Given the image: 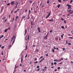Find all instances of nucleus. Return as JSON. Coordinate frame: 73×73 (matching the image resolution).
Returning a JSON list of instances; mask_svg holds the SVG:
<instances>
[{
  "label": "nucleus",
  "mask_w": 73,
  "mask_h": 73,
  "mask_svg": "<svg viewBox=\"0 0 73 73\" xmlns=\"http://www.w3.org/2000/svg\"><path fill=\"white\" fill-rule=\"evenodd\" d=\"M3 7H2L1 12H2V11H3Z\"/></svg>",
  "instance_id": "412c9836"
},
{
  "label": "nucleus",
  "mask_w": 73,
  "mask_h": 73,
  "mask_svg": "<svg viewBox=\"0 0 73 73\" xmlns=\"http://www.w3.org/2000/svg\"><path fill=\"white\" fill-rule=\"evenodd\" d=\"M66 6H68V9H71V5H69V4H68L66 5Z\"/></svg>",
  "instance_id": "f03ea898"
},
{
  "label": "nucleus",
  "mask_w": 73,
  "mask_h": 73,
  "mask_svg": "<svg viewBox=\"0 0 73 73\" xmlns=\"http://www.w3.org/2000/svg\"><path fill=\"white\" fill-rule=\"evenodd\" d=\"M44 60V58H43L42 60H41L39 62V63H41V62L43 60Z\"/></svg>",
  "instance_id": "0eeeda50"
},
{
  "label": "nucleus",
  "mask_w": 73,
  "mask_h": 73,
  "mask_svg": "<svg viewBox=\"0 0 73 73\" xmlns=\"http://www.w3.org/2000/svg\"><path fill=\"white\" fill-rule=\"evenodd\" d=\"M67 11L68 12H71V10H67Z\"/></svg>",
  "instance_id": "c85d7f7f"
},
{
  "label": "nucleus",
  "mask_w": 73,
  "mask_h": 73,
  "mask_svg": "<svg viewBox=\"0 0 73 73\" xmlns=\"http://www.w3.org/2000/svg\"><path fill=\"white\" fill-rule=\"evenodd\" d=\"M59 61V60H57V59H54V61L55 62H57V61Z\"/></svg>",
  "instance_id": "ddd939ff"
},
{
  "label": "nucleus",
  "mask_w": 73,
  "mask_h": 73,
  "mask_svg": "<svg viewBox=\"0 0 73 73\" xmlns=\"http://www.w3.org/2000/svg\"><path fill=\"white\" fill-rule=\"evenodd\" d=\"M64 23H65V24L66 23V21L65 20H64Z\"/></svg>",
  "instance_id": "de8ad7c7"
},
{
  "label": "nucleus",
  "mask_w": 73,
  "mask_h": 73,
  "mask_svg": "<svg viewBox=\"0 0 73 73\" xmlns=\"http://www.w3.org/2000/svg\"><path fill=\"white\" fill-rule=\"evenodd\" d=\"M67 44H68V45H71V43H67Z\"/></svg>",
  "instance_id": "c03bdc74"
},
{
  "label": "nucleus",
  "mask_w": 73,
  "mask_h": 73,
  "mask_svg": "<svg viewBox=\"0 0 73 73\" xmlns=\"http://www.w3.org/2000/svg\"><path fill=\"white\" fill-rule=\"evenodd\" d=\"M31 26H32V25H33V24H32V22H31Z\"/></svg>",
  "instance_id": "052dcab7"
},
{
  "label": "nucleus",
  "mask_w": 73,
  "mask_h": 73,
  "mask_svg": "<svg viewBox=\"0 0 73 73\" xmlns=\"http://www.w3.org/2000/svg\"><path fill=\"white\" fill-rule=\"evenodd\" d=\"M44 39H47V36H44Z\"/></svg>",
  "instance_id": "a878e982"
},
{
  "label": "nucleus",
  "mask_w": 73,
  "mask_h": 73,
  "mask_svg": "<svg viewBox=\"0 0 73 73\" xmlns=\"http://www.w3.org/2000/svg\"><path fill=\"white\" fill-rule=\"evenodd\" d=\"M73 2V0H71V1L70 2V3H72Z\"/></svg>",
  "instance_id": "c9c22d12"
},
{
  "label": "nucleus",
  "mask_w": 73,
  "mask_h": 73,
  "mask_svg": "<svg viewBox=\"0 0 73 73\" xmlns=\"http://www.w3.org/2000/svg\"><path fill=\"white\" fill-rule=\"evenodd\" d=\"M25 16L23 15L22 18V19H25Z\"/></svg>",
  "instance_id": "5701e85b"
},
{
  "label": "nucleus",
  "mask_w": 73,
  "mask_h": 73,
  "mask_svg": "<svg viewBox=\"0 0 73 73\" xmlns=\"http://www.w3.org/2000/svg\"><path fill=\"white\" fill-rule=\"evenodd\" d=\"M48 36V33L47 34L46 36L47 37V36Z\"/></svg>",
  "instance_id": "3c124183"
},
{
  "label": "nucleus",
  "mask_w": 73,
  "mask_h": 73,
  "mask_svg": "<svg viewBox=\"0 0 73 73\" xmlns=\"http://www.w3.org/2000/svg\"><path fill=\"white\" fill-rule=\"evenodd\" d=\"M16 19H15V21H17V19H18V18H19V16H16Z\"/></svg>",
  "instance_id": "9b49d317"
},
{
  "label": "nucleus",
  "mask_w": 73,
  "mask_h": 73,
  "mask_svg": "<svg viewBox=\"0 0 73 73\" xmlns=\"http://www.w3.org/2000/svg\"><path fill=\"white\" fill-rule=\"evenodd\" d=\"M38 63V62L37 61H36V62H34V64H37Z\"/></svg>",
  "instance_id": "c756f323"
},
{
  "label": "nucleus",
  "mask_w": 73,
  "mask_h": 73,
  "mask_svg": "<svg viewBox=\"0 0 73 73\" xmlns=\"http://www.w3.org/2000/svg\"><path fill=\"white\" fill-rule=\"evenodd\" d=\"M1 54H2V55H3V51L2 52Z\"/></svg>",
  "instance_id": "8fccbe9b"
},
{
  "label": "nucleus",
  "mask_w": 73,
  "mask_h": 73,
  "mask_svg": "<svg viewBox=\"0 0 73 73\" xmlns=\"http://www.w3.org/2000/svg\"><path fill=\"white\" fill-rule=\"evenodd\" d=\"M54 65H56L57 64V62H54Z\"/></svg>",
  "instance_id": "473e14b6"
},
{
  "label": "nucleus",
  "mask_w": 73,
  "mask_h": 73,
  "mask_svg": "<svg viewBox=\"0 0 73 73\" xmlns=\"http://www.w3.org/2000/svg\"><path fill=\"white\" fill-rule=\"evenodd\" d=\"M4 21H5V22H6L7 21V19H5Z\"/></svg>",
  "instance_id": "09e8293b"
},
{
  "label": "nucleus",
  "mask_w": 73,
  "mask_h": 73,
  "mask_svg": "<svg viewBox=\"0 0 73 73\" xmlns=\"http://www.w3.org/2000/svg\"><path fill=\"white\" fill-rule=\"evenodd\" d=\"M57 69H55V70H54V72H56V71H57Z\"/></svg>",
  "instance_id": "864d4df0"
},
{
  "label": "nucleus",
  "mask_w": 73,
  "mask_h": 73,
  "mask_svg": "<svg viewBox=\"0 0 73 73\" xmlns=\"http://www.w3.org/2000/svg\"><path fill=\"white\" fill-rule=\"evenodd\" d=\"M53 21V19L52 18L51 20H49L48 21Z\"/></svg>",
  "instance_id": "1a4fd4ad"
},
{
  "label": "nucleus",
  "mask_w": 73,
  "mask_h": 73,
  "mask_svg": "<svg viewBox=\"0 0 73 73\" xmlns=\"http://www.w3.org/2000/svg\"><path fill=\"white\" fill-rule=\"evenodd\" d=\"M27 29H26L25 31V35H26V33H27Z\"/></svg>",
  "instance_id": "f3484780"
},
{
  "label": "nucleus",
  "mask_w": 73,
  "mask_h": 73,
  "mask_svg": "<svg viewBox=\"0 0 73 73\" xmlns=\"http://www.w3.org/2000/svg\"><path fill=\"white\" fill-rule=\"evenodd\" d=\"M29 18H30V17L29 16V14L27 15V19H28V20H29Z\"/></svg>",
  "instance_id": "423d86ee"
},
{
  "label": "nucleus",
  "mask_w": 73,
  "mask_h": 73,
  "mask_svg": "<svg viewBox=\"0 0 73 73\" xmlns=\"http://www.w3.org/2000/svg\"><path fill=\"white\" fill-rule=\"evenodd\" d=\"M56 50H58V47L56 48Z\"/></svg>",
  "instance_id": "6e6d98bb"
},
{
  "label": "nucleus",
  "mask_w": 73,
  "mask_h": 73,
  "mask_svg": "<svg viewBox=\"0 0 73 73\" xmlns=\"http://www.w3.org/2000/svg\"><path fill=\"white\" fill-rule=\"evenodd\" d=\"M29 36H28V40H29Z\"/></svg>",
  "instance_id": "a18cd8bd"
},
{
  "label": "nucleus",
  "mask_w": 73,
  "mask_h": 73,
  "mask_svg": "<svg viewBox=\"0 0 73 73\" xmlns=\"http://www.w3.org/2000/svg\"><path fill=\"white\" fill-rule=\"evenodd\" d=\"M14 19H15V18L13 17V19H11V20L10 21H11L12 22H13V20H14Z\"/></svg>",
  "instance_id": "39448f33"
},
{
  "label": "nucleus",
  "mask_w": 73,
  "mask_h": 73,
  "mask_svg": "<svg viewBox=\"0 0 73 73\" xmlns=\"http://www.w3.org/2000/svg\"><path fill=\"white\" fill-rule=\"evenodd\" d=\"M64 34H63L62 35H61V36L62 38H63V37H64V36H64Z\"/></svg>",
  "instance_id": "2eb2a0df"
},
{
  "label": "nucleus",
  "mask_w": 73,
  "mask_h": 73,
  "mask_svg": "<svg viewBox=\"0 0 73 73\" xmlns=\"http://www.w3.org/2000/svg\"><path fill=\"white\" fill-rule=\"evenodd\" d=\"M55 40L56 41H58V37H56L55 38Z\"/></svg>",
  "instance_id": "6ab92c4d"
},
{
  "label": "nucleus",
  "mask_w": 73,
  "mask_h": 73,
  "mask_svg": "<svg viewBox=\"0 0 73 73\" xmlns=\"http://www.w3.org/2000/svg\"><path fill=\"white\" fill-rule=\"evenodd\" d=\"M27 9H26L25 11V13H26V12H27Z\"/></svg>",
  "instance_id": "774afa93"
},
{
  "label": "nucleus",
  "mask_w": 73,
  "mask_h": 73,
  "mask_svg": "<svg viewBox=\"0 0 73 73\" xmlns=\"http://www.w3.org/2000/svg\"><path fill=\"white\" fill-rule=\"evenodd\" d=\"M28 12L29 13V15H30V14H31V11L30 10H29Z\"/></svg>",
  "instance_id": "a211bd4d"
},
{
  "label": "nucleus",
  "mask_w": 73,
  "mask_h": 73,
  "mask_svg": "<svg viewBox=\"0 0 73 73\" xmlns=\"http://www.w3.org/2000/svg\"><path fill=\"white\" fill-rule=\"evenodd\" d=\"M4 48V46H2L1 47V49H3V48Z\"/></svg>",
  "instance_id": "79ce46f5"
},
{
  "label": "nucleus",
  "mask_w": 73,
  "mask_h": 73,
  "mask_svg": "<svg viewBox=\"0 0 73 73\" xmlns=\"http://www.w3.org/2000/svg\"><path fill=\"white\" fill-rule=\"evenodd\" d=\"M40 68V66H37V67H36V68Z\"/></svg>",
  "instance_id": "37998d69"
},
{
  "label": "nucleus",
  "mask_w": 73,
  "mask_h": 73,
  "mask_svg": "<svg viewBox=\"0 0 73 73\" xmlns=\"http://www.w3.org/2000/svg\"><path fill=\"white\" fill-rule=\"evenodd\" d=\"M58 70L60 69V67H58Z\"/></svg>",
  "instance_id": "58836bf2"
},
{
  "label": "nucleus",
  "mask_w": 73,
  "mask_h": 73,
  "mask_svg": "<svg viewBox=\"0 0 73 73\" xmlns=\"http://www.w3.org/2000/svg\"><path fill=\"white\" fill-rule=\"evenodd\" d=\"M64 60V58H61L60 60L58 61L59 62H60L61 61H62V60Z\"/></svg>",
  "instance_id": "9d476101"
},
{
  "label": "nucleus",
  "mask_w": 73,
  "mask_h": 73,
  "mask_svg": "<svg viewBox=\"0 0 73 73\" xmlns=\"http://www.w3.org/2000/svg\"><path fill=\"white\" fill-rule=\"evenodd\" d=\"M23 61V56H22L21 58V62H22V63Z\"/></svg>",
  "instance_id": "dca6fc26"
},
{
  "label": "nucleus",
  "mask_w": 73,
  "mask_h": 73,
  "mask_svg": "<svg viewBox=\"0 0 73 73\" xmlns=\"http://www.w3.org/2000/svg\"><path fill=\"white\" fill-rule=\"evenodd\" d=\"M38 49H37L35 51V52H37V53L38 52Z\"/></svg>",
  "instance_id": "4468645a"
},
{
  "label": "nucleus",
  "mask_w": 73,
  "mask_h": 73,
  "mask_svg": "<svg viewBox=\"0 0 73 73\" xmlns=\"http://www.w3.org/2000/svg\"><path fill=\"white\" fill-rule=\"evenodd\" d=\"M46 56H48V54H46Z\"/></svg>",
  "instance_id": "5fc2aeb1"
},
{
  "label": "nucleus",
  "mask_w": 73,
  "mask_h": 73,
  "mask_svg": "<svg viewBox=\"0 0 73 73\" xmlns=\"http://www.w3.org/2000/svg\"><path fill=\"white\" fill-rule=\"evenodd\" d=\"M9 29V28H8L7 29H6L5 30V32H7V31Z\"/></svg>",
  "instance_id": "f8f14e48"
},
{
  "label": "nucleus",
  "mask_w": 73,
  "mask_h": 73,
  "mask_svg": "<svg viewBox=\"0 0 73 73\" xmlns=\"http://www.w3.org/2000/svg\"><path fill=\"white\" fill-rule=\"evenodd\" d=\"M44 5H42L41 7V8H43V7H44Z\"/></svg>",
  "instance_id": "ea45409f"
},
{
  "label": "nucleus",
  "mask_w": 73,
  "mask_h": 73,
  "mask_svg": "<svg viewBox=\"0 0 73 73\" xmlns=\"http://www.w3.org/2000/svg\"><path fill=\"white\" fill-rule=\"evenodd\" d=\"M61 20H63V21L64 20V19H63L62 18H61Z\"/></svg>",
  "instance_id": "e433bc0d"
},
{
  "label": "nucleus",
  "mask_w": 73,
  "mask_h": 73,
  "mask_svg": "<svg viewBox=\"0 0 73 73\" xmlns=\"http://www.w3.org/2000/svg\"><path fill=\"white\" fill-rule=\"evenodd\" d=\"M73 13V11H72L70 13V14H72Z\"/></svg>",
  "instance_id": "aec40b11"
},
{
  "label": "nucleus",
  "mask_w": 73,
  "mask_h": 73,
  "mask_svg": "<svg viewBox=\"0 0 73 73\" xmlns=\"http://www.w3.org/2000/svg\"><path fill=\"white\" fill-rule=\"evenodd\" d=\"M47 4H49V0L47 1Z\"/></svg>",
  "instance_id": "7c9ffc66"
},
{
  "label": "nucleus",
  "mask_w": 73,
  "mask_h": 73,
  "mask_svg": "<svg viewBox=\"0 0 73 73\" xmlns=\"http://www.w3.org/2000/svg\"><path fill=\"white\" fill-rule=\"evenodd\" d=\"M38 29L39 32H40V27H38Z\"/></svg>",
  "instance_id": "6e6552de"
},
{
  "label": "nucleus",
  "mask_w": 73,
  "mask_h": 73,
  "mask_svg": "<svg viewBox=\"0 0 73 73\" xmlns=\"http://www.w3.org/2000/svg\"><path fill=\"white\" fill-rule=\"evenodd\" d=\"M58 1L59 3H61V0H58Z\"/></svg>",
  "instance_id": "b1692460"
},
{
  "label": "nucleus",
  "mask_w": 73,
  "mask_h": 73,
  "mask_svg": "<svg viewBox=\"0 0 73 73\" xmlns=\"http://www.w3.org/2000/svg\"><path fill=\"white\" fill-rule=\"evenodd\" d=\"M27 49H28V48H27V45H26L25 46V50H27Z\"/></svg>",
  "instance_id": "4be33fe9"
},
{
  "label": "nucleus",
  "mask_w": 73,
  "mask_h": 73,
  "mask_svg": "<svg viewBox=\"0 0 73 73\" xmlns=\"http://www.w3.org/2000/svg\"><path fill=\"white\" fill-rule=\"evenodd\" d=\"M40 70V68H38V70H37V71H39Z\"/></svg>",
  "instance_id": "e2e57ef3"
},
{
  "label": "nucleus",
  "mask_w": 73,
  "mask_h": 73,
  "mask_svg": "<svg viewBox=\"0 0 73 73\" xmlns=\"http://www.w3.org/2000/svg\"><path fill=\"white\" fill-rule=\"evenodd\" d=\"M60 5L58 4V8H60Z\"/></svg>",
  "instance_id": "bb28decb"
},
{
  "label": "nucleus",
  "mask_w": 73,
  "mask_h": 73,
  "mask_svg": "<svg viewBox=\"0 0 73 73\" xmlns=\"http://www.w3.org/2000/svg\"><path fill=\"white\" fill-rule=\"evenodd\" d=\"M11 5H12L15 4V1H13L12 2H11Z\"/></svg>",
  "instance_id": "20e7f679"
},
{
  "label": "nucleus",
  "mask_w": 73,
  "mask_h": 73,
  "mask_svg": "<svg viewBox=\"0 0 73 73\" xmlns=\"http://www.w3.org/2000/svg\"><path fill=\"white\" fill-rule=\"evenodd\" d=\"M52 52L53 53H54V49L53 48H52Z\"/></svg>",
  "instance_id": "cd10ccee"
},
{
  "label": "nucleus",
  "mask_w": 73,
  "mask_h": 73,
  "mask_svg": "<svg viewBox=\"0 0 73 73\" xmlns=\"http://www.w3.org/2000/svg\"><path fill=\"white\" fill-rule=\"evenodd\" d=\"M43 57H42V56H41L40 57V58L39 59L40 60V59H41V58H42Z\"/></svg>",
  "instance_id": "f704fd0d"
},
{
  "label": "nucleus",
  "mask_w": 73,
  "mask_h": 73,
  "mask_svg": "<svg viewBox=\"0 0 73 73\" xmlns=\"http://www.w3.org/2000/svg\"><path fill=\"white\" fill-rule=\"evenodd\" d=\"M18 67H19V66H16V67H15V68H18Z\"/></svg>",
  "instance_id": "338daca9"
},
{
  "label": "nucleus",
  "mask_w": 73,
  "mask_h": 73,
  "mask_svg": "<svg viewBox=\"0 0 73 73\" xmlns=\"http://www.w3.org/2000/svg\"><path fill=\"white\" fill-rule=\"evenodd\" d=\"M15 39H16V36H15V35L13 36L12 38L11 41H12L13 40V41L12 42V44H13L15 42Z\"/></svg>",
  "instance_id": "f257e3e1"
},
{
  "label": "nucleus",
  "mask_w": 73,
  "mask_h": 73,
  "mask_svg": "<svg viewBox=\"0 0 73 73\" xmlns=\"http://www.w3.org/2000/svg\"><path fill=\"white\" fill-rule=\"evenodd\" d=\"M50 15V13H49V14H48L47 16L46 17V19H47V18H48L49 17V16Z\"/></svg>",
  "instance_id": "7ed1b4c3"
},
{
  "label": "nucleus",
  "mask_w": 73,
  "mask_h": 73,
  "mask_svg": "<svg viewBox=\"0 0 73 73\" xmlns=\"http://www.w3.org/2000/svg\"><path fill=\"white\" fill-rule=\"evenodd\" d=\"M29 3H32V1H31Z\"/></svg>",
  "instance_id": "603ef678"
},
{
  "label": "nucleus",
  "mask_w": 73,
  "mask_h": 73,
  "mask_svg": "<svg viewBox=\"0 0 73 73\" xmlns=\"http://www.w3.org/2000/svg\"><path fill=\"white\" fill-rule=\"evenodd\" d=\"M1 37V38H3V37H4V35H1L0 36Z\"/></svg>",
  "instance_id": "2f4dec72"
},
{
  "label": "nucleus",
  "mask_w": 73,
  "mask_h": 73,
  "mask_svg": "<svg viewBox=\"0 0 73 73\" xmlns=\"http://www.w3.org/2000/svg\"><path fill=\"white\" fill-rule=\"evenodd\" d=\"M59 41H60V40H61V39L60 38V37H59Z\"/></svg>",
  "instance_id": "680f3d73"
},
{
  "label": "nucleus",
  "mask_w": 73,
  "mask_h": 73,
  "mask_svg": "<svg viewBox=\"0 0 73 73\" xmlns=\"http://www.w3.org/2000/svg\"><path fill=\"white\" fill-rule=\"evenodd\" d=\"M61 28L62 29H65V28L63 26H62L61 27Z\"/></svg>",
  "instance_id": "393cba45"
},
{
  "label": "nucleus",
  "mask_w": 73,
  "mask_h": 73,
  "mask_svg": "<svg viewBox=\"0 0 73 73\" xmlns=\"http://www.w3.org/2000/svg\"><path fill=\"white\" fill-rule=\"evenodd\" d=\"M62 49L63 50H65V48H63Z\"/></svg>",
  "instance_id": "bf43d9fd"
},
{
  "label": "nucleus",
  "mask_w": 73,
  "mask_h": 73,
  "mask_svg": "<svg viewBox=\"0 0 73 73\" xmlns=\"http://www.w3.org/2000/svg\"><path fill=\"white\" fill-rule=\"evenodd\" d=\"M27 57V53H26V56H25V57L26 58Z\"/></svg>",
  "instance_id": "4c0bfd02"
},
{
  "label": "nucleus",
  "mask_w": 73,
  "mask_h": 73,
  "mask_svg": "<svg viewBox=\"0 0 73 73\" xmlns=\"http://www.w3.org/2000/svg\"><path fill=\"white\" fill-rule=\"evenodd\" d=\"M24 72H26V70H24Z\"/></svg>",
  "instance_id": "0e129e2a"
},
{
  "label": "nucleus",
  "mask_w": 73,
  "mask_h": 73,
  "mask_svg": "<svg viewBox=\"0 0 73 73\" xmlns=\"http://www.w3.org/2000/svg\"><path fill=\"white\" fill-rule=\"evenodd\" d=\"M37 60V58H35L34 59L35 61H36Z\"/></svg>",
  "instance_id": "72a5a7b5"
},
{
  "label": "nucleus",
  "mask_w": 73,
  "mask_h": 73,
  "mask_svg": "<svg viewBox=\"0 0 73 73\" xmlns=\"http://www.w3.org/2000/svg\"><path fill=\"white\" fill-rule=\"evenodd\" d=\"M66 44H68V41L67 40L66 41Z\"/></svg>",
  "instance_id": "4d7b16f0"
},
{
  "label": "nucleus",
  "mask_w": 73,
  "mask_h": 73,
  "mask_svg": "<svg viewBox=\"0 0 73 73\" xmlns=\"http://www.w3.org/2000/svg\"><path fill=\"white\" fill-rule=\"evenodd\" d=\"M69 38H73L72 37H69Z\"/></svg>",
  "instance_id": "69168bd1"
},
{
  "label": "nucleus",
  "mask_w": 73,
  "mask_h": 73,
  "mask_svg": "<svg viewBox=\"0 0 73 73\" xmlns=\"http://www.w3.org/2000/svg\"><path fill=\"white\" fill-rule=\"evenodd\" d=\"M54 49H56V47H55V46H54Z\"/></svg>",
  "instance_id": "13d9d810"
},
{
  "label": "nucleus",
  "mask_w": 73,
  "mask_h": 73,
  "mask_svg": "<svg viewBox=\"0 0 73 73\" xmlns=\"http://www.w3.org/2000/svg\"><path fill=\"white\" fill-rule=\"evenodd\" d=\"M35 4V2H34L33 4H32V6H33V4Z\"/></svg>",
  "instance_id": "49530a36"
},
{
  "label": "nucleus",
  "mask_w": 73,
  "mask_h": 73,
  "mask_svg": "<svg viewBox=\"0 0 73 73\" xmlns=\"http://www.w3.org/2000/svg\"><path fill=\"white\" fill-rule=\"evenodd\" d=\"M10 5V3H9L7 4V5Z\"/></svg>",
  "instance_id": "a19ab883"
}]
</instances>
